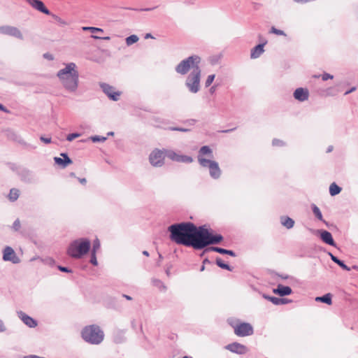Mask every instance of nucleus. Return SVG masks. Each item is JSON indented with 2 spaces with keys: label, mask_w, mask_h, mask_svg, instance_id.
I'll use <instances>...</instances> for the list:
<instances>
[{
  "label": "nucleus",
  "mask_w": 358,
  "mask_h": 358,
  "mask_svg": "<svg viewBox=\"0 0 358 358\" xmlns=\"http://www.w3.org/2000/svg\"><path fill=\"white\" fill-rule=\"evenodd\" d=\"M216 264H217V265L218 266H220L222 268H224V269H227V270H229V271H231V267L228 264H225L222 261V259L221 258H220V257L216 259Z\"/></svg>",
  "instance_id": "c756f323"
},
{
  "label": "nucleus",
  "mask_w": 358,
  "mask_h": 358,
  "mask_svg": "<svg viewBox=\"0 0 358 358\" xmlns=\"http://www.w3.org/2000/svg\"><path fill=\"white\" fill-rule=\"evenodd\" d=\"M166 157L169 158L170 159L178 162L182 163H191L193 159L191 157L187 155H182L176 153L172 150H165Z\"/></svg>",
  "instance_id": "1a4fd4ad"
},
{
  "label": "nucleus",
  "mask_w": 358,
  "mask_h": 358,
  "mask_svg": "<svg viewBox=\"0 0 358 358\" xmlns=\"http://www.w3.org/2000/svg\"><path fill=\"white\" fill-rule=\"evenodd\" d=\"M143 253L145 256H149V253L147 251H144Z\"/></svg>",
  "instance_id": "13d9d810"
},
{
  "label": "nucleus",
  "mask_w": 358,
  "mask_h": 358,
  "mask_svg": "<svg viewBox=\"0 0 358 358\" xmlns=\"http://www.w3.org/2000/svg\"><path fill=\"white\" fill-rule=\"evenodd\" d=\"M165 157V150L155 149L149 156V161L153 166L160 167L164 164Z\"/></svg>",
  "instance_id": "6e6552de"
},
{
  "label": "nucleus",
  "mask_w": 358,
  "mask_h": 358,
  "mask_svg": "<svg viewBox=\"0 0 358 358\" xmlns=\"http://www.w3.org/2000/svg\"><path fill=\"white\" fill-rule=\"evenodd\" d=\"M17 315L21 320L29 327L33 328L37 326V322L22 311L18 312Z\"/></svg>",
  "instance_id": "dca6fc26"
},
{
  "label": "nucleus",
  "mask_w": 358,
  "mask_h": 358,
  "mask_svg": "<svg viewBox=\"0 0 358 358\" xmlns=\"http://www.w3.org/2000/svg\"><path fill=\"white\" fill-rule=\"evenodd\" d=\"M57 77L65 89L71 92L76 90L79 74L76 64H67L64 69L58 71Z\"/></svg>",
  "instance_id": "f03ea898"
},
{
  "label": "nucleus",
  "mask_w": 358,
  "mask_h": 358,
  "mask_svg": "<svg viewBox=\"0 0 358 358\" xmlns=\"http://www.w3.org/2000/svg\"><path fill=\"white\" fill-rule=\"evenodd\" d=\"M263 296L265 299H266L269 300L270 301H271L275 305L284 304V303H286L287 302V301L286 299H280V298L273 297V296H266V295H264Z\"/></svg>",
  "instance_id": "5701e85b"
},
{
  "label": "nucleus",
  "mask_w": 358,
  "mask_h": 358,
  "mask_svg": "<svg viewBox=\"0 0 358 358\" xmlns=\"http://www.w3.org/2000/svg\"><path fill=\"white\" fill-rule=\"evenodd\" d=\"M199 162L203 167H208L211 166V164H214L215 161L207 159L203 157H199Z\"/></svg>",
  "instance_id": "c85d7f7f"
},
{
  "label": "nucleus",
  "mask_w": 358,
  "mask_h": 358,
  "mask_svg": "<svg viewBox=\"0 0 358 358\" xmlns=\"http://www.w3.org/2000/svg\"><path fill=\"white\" fill-rule=\"evenodd\" d=\"M44 57L49 59H52V57L51 55H48L45 54V55H44Z\"/></svg>",
  "instance_id": "5fc2aeb1"
},
{
  "label": "nucleus",
  "mask_w": 358,
  "mask_h": 358,
  "mask_svg": "<svg viewBox=\"0 0 358 358\" xmlns=\"http://www.w3.org/2000/svg\"><path fill=\"white\" fill-rule=\"evenodd\" d=\"M21 227V223H20V220H16L13 224V229L15 230V231H18Z\"/></svg>",
  "instance_id": "58836bf2"
},
{
  "label": "nucleus",
  "mask_w": 358,
  "mask_h": 358,
  "mask_svg": "<svg viewBox=\"0 0 358 358\" xmlns=\"http://www.w3.org/2000/svg\"><path fill=\"white\" fill-rule=\"evenodd\" d=\"M315 301L323 302L328 305H331L332 303L331 294L328 293L322 296H317L316 297Z\"/></svg>",
  "instance_id": "b1692460"
},
{
  "label": "nucleus",
  "mask_w": 358,
  "mask_h": 358,
  "mask_svg": "<svg viewBox=\"0 0 358 358\" xmlns=\"http://www.w3.org/2000/svg\"><path fill=\"white\" fill-rule=\"evenodd\" d=\"M61 156L63 158L55 157L54 160L57 164L62 168H65L67 166L72 164V160L68 157L66 153H62Z\"/></svg>",
  "instance_id": "f3484780"
},
{
  "label": "nucleus",
  "mask_w": 358,
  "mask_h": 358,
  "mask_svg": "<svg viewBox=\"0 0 358 358\" xmlns=\"http://www.w3.org/2000/svg\"><path fill=\"white\" fill-rule=\"evenodd\" d=\"M92 141L94 142H97V141H103L106 140V138L105 137H102V138H99L98 136H94L92 138Z\"/></svg>",
  "instance_id": "c03bdc74"
},
{
  "label": "nucleus",
  "mask_w": 358,
  "mask_h": 358,
  "mask_svg": "<svg viewBox=\"0 0 358 358\" xmlns=\"http://www.w3.org/2000/svg\"><path fill=\"white\" fill-rule=\"evenodd\" d=\"M208 250H212V251H215L220 254H225V252H227L226 249H223V248H217V247H211Z\"/></svg>",
  "instance_id": "e433bc0d"
},
{
  "label": "nucleus",
  "mask_w": 358,
  "mask_h": 358,
  "mask_svg": "<svg viewBox=\"0 0 358 358\" xmlns=\"http://www.w3.org/2000/svg\"><path fill=\"white\" fill-rule=\"evenodd\" d=\"M200 77L201 69H196L194 71L190 73L187 78L186 85L193 93L197 92L199 90Z\"/></svg>",
  "instance_id": "0eeeda50"
},
{
  "label": "nucleus",
  "mask_w": 358,
  "mask_h": 358,
  "mask_svg": "<svg viewBox=\"0 0 358 358\" xmlns=\"http://www.w3.org/2000/svg\"><path fill=\"white\" fill-rule=\"evenodd\" d=\"M174 130H179V131H185V129H173Z\"/></svg>",
  "instance_id": "bf43d9fd"
},
{
  "label": "nucleus",
  "mask_w": 358,
  "mask_h": 358,
  "mask_svg": "<svg viewBox=\"0 0 358 358\" xmlns=\"http://www.w3.org/2000/svg\"><path fill=\"white\" fill-rule=\"evenodd\" d=\"M92 37H93V38H98V39H99V38H102V39H103V40H107V41H108V40H110V37H109V36H106V37L101 38V37H99V36H92Z\"/></svg>",
  "instance_id": "09e8293b"
},
{
  "label": "nucleus",
  "mask_w": 358,
  "mask_h": 358,
  "mask_svg": "<svg viewBox=\"0 0 358 358\" xmlns=\"http://www.w3.org/2000/svg\"><path fill=\"white\" fill-rule=\"evenodd\" d=\"M82 338L92 344H99L103 339V333L96 325H89L85 327L81 333Z\"/></svg>",
  "instance_id": "7ed1b4c3"
},
{
  "label": "nucleus",
  "mask_w": 358,
  "mask_h": 358,
  "mask_svg": "<svg viewBox=\"0 0 358 358\" xmlns=\"http://www.w3.org/2000/svg\"><path fill=\"white\" fill-rule=\"evenodd\" d=\"M58 268L59 271H63V272H70V270H69L68 268H66V267H63V266H59Z\"/></svg>",
  "instance_id": "49530a36"
},
{
  "label": "nucleus",
  "mask_w": 358,
  "mask_h": 358,
  "mask_svg": "<svg viewBox=\"0 0 358 358\" xmlns=\"http://www.w3.org/2000/svg\"><path fill=\"white\" fill-rule=\"evenodd\" d=\"M20 191L17 189L13 188L10 190L8 197L10 201H15L18 199Z\"/></svg>",
  "instance_id": "393cba45"
},
{
  "label": "nucleus",
  "mask_w": 358,
  "mask_h": 358,
  "mask_svg": "<svg viewBox=\"0 0 358 358\" xmlns=\"http://www.w3.org/2000/svg\"><path fill=\"white\" fill-rule=\"evenodd\" d=\"M152 38V36H151L150 34H147L145 36V38Z\"/></svg>",
  "instance_id": "4d7b16f0"
},
{
  "label": "nucleus",
  "mask_w": 358,
  "mask_h": 358,
  "mask_svg": "<svg viewBox=\"0 0 358 358\" xmlns=\"http://www.w3.org/2000/svg\"><path fill=\"white\" fill-rule=\"evenodd\" d=\"M100 248V241L98 238L94 241L93 243V250L92 252L94 253H96V250H98Z\"/></svg>",
  "instance_id": "c9c22d12"
},
{
  "label": "nucleus",
  "mask_w": 358,
  "mask_h": 358,
  "mask_svg": "<svg viewBox=\"0 0 358 358\" xmlns=\"http://www.w3.org/2000/svg\"><path fill=\"white\" fill-rule=\"evenodd\" d=\"M199 162L203 167H208L211 166V164H214L215 161L207 159L203 157H199Z\"/></svg>",
  "instance_id": "cd10ccee"
},
{
  "label": "nucleus",
  "mask_w": 358,
  "mask_h": 358,
  "mask_svg": "<svg viewBox=\"0 0 358 358\" xmlns=\"http://www.w3.org/2000/svg\"><path fill=\"white\" fill-rule=\"evenodd\" d=\"M294 97L299 101H306L309 97V92L306 88H297L294 92Z\"/></svg>",
  "instance_id": "2eb2a0df"
},
{
  "label": "nucleus",
  "mask_w": 358,
  "mask_h": 358,
  "mask_svg": "<svg viewBox=\"0 0 358 358\" xmlns=\"http://www.w3.org/2000/svg\"><path fill=\"white\" fill-rule=\"evenodd\" d=\"M138 41V37L136 35H131L126 38V43L127 45H131Z\"/></svg>",
  "instance_id": "7c9ffc66"
},
{
  "label": "nucleus",
  "mask_w": 358,
  "mask_h": 358,
  "mask_svg": "<svg viewBox=\"0 0 358 358\" xmlns=\"http://www.w3.org/2000/svg\"><path fill=\"white\" fill-rule=\"evenodd\" d=\"M0 110H3L6 113H9V110H7L3 105L0 104Z\"/></svg>",
  "instance_id": "3c124183"
},
{
  "label": "nucleus",
  "mask_w": 358,
  "mask_h": 358,
  "mask_svg": "<svg viewBox=\"0 0 358 358\" xmlns=\"http://www.w3.org/2000/svg\"><path fill=\"white\" fill-rule=\"evenodd\" d=\"M182 358H192V357H187V356H185V357H183Z\"/></svg>",
  "instance_id": "e2e57ef3"
},
{
  "label": "nucleus",
  "mask_w": 358,
  "mask_h": 358,
  "mask_svg": "<svg viewBox=\"0 0 358 358\" xmlns=\"http://www.w3.org/2000/svg\"><path fill=\"white\" fill-rule=\"evenodd\" d=\"M33 8L46 15H50L49 10L41 0H25Z\"/></svg>",
  "instance_id": "ddd939ff"
},
{
  "label": "nucleus",
  "mask_w": 358,
  "mask_h": 358,
  "mask_svg": "<svg viewBox=\"0 0 358 358\" xmlns=\"http://www.w3.org/2000/svg\"><path fill=\"white\" fill-rule=\"evenodd\" d=\"M71 176L72 177H75V173H71Z\"/></svg>",
  "instance_id": "052dcab7"
},
{
  "label": "nucleus",
  "mask_w": 358,
  "mask_h": 358,
  "mask_svg": "<svg viewBox=\"0 0 358 358\" xmlns=\"http://www.w3.org/2000/svg\"><path fill=\"white\" fill-rule=\"evenodd\" d=\"M264 43L263 44H259L257 46H255L254 48L251 50V58L256 59L259 57L264 51Z\"/></svg>",
  "instance_id": "412c9836"
},
{
  "label": "nucleus",
  "mask_w": 358,
  "mask_h": 358,
  "mask_svg": "<svg viewBox=\"0 0 358 358\" xmlns=\"http://www.w3.org/2000/svg\"><path fill=\"white\" fill-rule=\"evenodd\" d=\"M355 90H356V87H354L351 88L350 90L345 92V94L347 95V94H350V93H351V92H354Z\"/></svg>",
  "instance_id": "8fccbe9b"
},
{
  "label": "nucleus",
  "mask_w": 358,
  "mask_h": 358,
  "mask_svg": "<svg viewBox=\"0 0 358 358\" xmlns=\"http://www.w3.org/2000/svg\"><path fill=\"white\" fill-rule=\"evenodd\" d=\"M201 58L197 55L190 56L188 58L181 61L176 68V71L182 75L186 74L189 71H194L196 69L199 68Z\"/></svg>",
  "instance_id": "39448f33"
},
{
  "label": "nucleus",
  "mask_w": 358,
  "mask_h": 358,
  "mask_svg": "<svg viewBox=\"0 0 358 358\" xmlns=\"http://www.w3.org/2000/svg\"><path fill=\"white\" fill-rule=\"evenodd\" d=\"M80 182L83 185H85L87 182V180L85 178H79Z\"/></svg>",
  "instance_id": "864d4df0"
},
{
  "label": "nucleus",
  "mask_w": 358,
  "mask_h": 358,
  "mask_svg": "<svg viewBox=\"0 0 358 358\" xmlns=\"http://www.w3.org/2000/svg\"><path fill=\"white\" fill-rule=\"evenodd\" d=\"M199 152L201 155H210L212 150L208 146L205 145L201 148Z\"/></svg>",
  "instance_id": "473e14b6"
},
{
  "label": "nucleus",
  "mask_w": 358,
  "mask_h": 358,
  "mask_svg": "<svg viewBox=\"0 0 358 358\" xmlns=\"http://www.w3.org/2000/svg\"><path fill=\"white\" fill-rule=\"evenodd\" d=\"M0 33L3 34L13 36L14 37L22 39V34L20 31L14 27L11 26H3L0 27Z\"/></svg>",
  "instance_id": "f8f14e48"
},
{
  "label": "nucleus",
  "mask_w": 358,
  "mask_h": 358,
  "mask_svg": "<svg viewBox=\"0 0 358 358\" xmlns=\"http://www.w3.org/2000/svg\"><path fill=\"white\" fill-rule=\"evenodd\" d=\"M80 136V134H77V133H73V134H70L67 136L66 137V139L69 141H73V139H75L76 138H78Z\"/></svg>",
  "instance_id": "ea45409f"
},
{
  "label": "nucleus",
  "mask_w": 358,
  "mask_h": 358,
  "mask_svg": "<svg viewBox=\"0 0 358 358\" xmlns=\"http://www.w3.org/2000/svg\"><path fill=\"white\" fill-rule=\"evenodd\" d=\"M100 87L110 99L113 101H117L119 99L121 92L115 91L113 86L106 83H101L100 84Z\"/></svg>",
  "instance_id": "9d476101"
},
{
  "label": "nucleus",
  "mask_w": 358,
  "mask_h": 358,
  "mask_svg": "<svg viewBox=\"0 0 358 358\" xmlns=\"http://www.w3.org/2000/svg\"><path fill=\"white\" fill-rule=\"evenodd\" d=\"M124 297L126 298L127 300H131V297L128 295H124Z\"/></svg>",
  "instance_id": "6e6d98bb"
},
{
  "label": "nucleus",
  "mask_w": 358,
  "mask_h": 358,
  "mask_svg": "<svg viewBox=\"0 0 358 358\" xmlns=\"http://www.w3.org/2000/svg\"><path fill=\"white\" fill-rule=\"evenodd\" d=\"M90 262H91V263L92 264H94L95 266L97 265V260H96V255L93 252H92V254Z\"/></svg>",
  "instance_id": "a19ab883"
},
{
  "label": "nucleus",
  "mask_w": 358,
  "mask_h": 358,
  "mask_svg": "<svg viewBox=\"0 0 358 358\" xmlns=\"http://www.w3.org/2000/svg\"><path fill=\"white\" fill-rule=\"evenodd\" d=\"M271 33L275 34L276 35L285 36V34L283 31L276 29L274 27H272L271 29Z\"/></svg>",
  "instance_id": "f704fd0d"
},
{
  "label": "nucleus",
  "mask_w": 358,
  "mask_h": 358,
  "mask_svg": "<svg viewBox=\"0 0 358 358\" xmlns=\"http://www.w3.org/2000/svg\"><path fill=\"white\" fill-rule=\"evenodd\" d=\"M41 140L45 143H50L51 142L50 138H44L42 136V137H41Z\"/></svg>",
  "instance_id": "a18cd8bd"
},
{
  "label": "nucleus",
  "mask_w": 358,
  "mask_h": 358,
  "mask_svg": "<svg viewBox=\"0 0 358 358\" xmlns=\"http://www.w3.org/2000/svg\"><path fill=\"white\" fill-rule=\"evenodd\" d=\"M273 293L280 296L289 295L292 293V289L288 286L279 285L276 289H273Z\"/></svg>",
  "instance_id": "6ab92c4d"
},
{
  "label": "nucleus",
  "mask_w": 358,
  "mask_h": 358,
  "mask_svg": "<svg viewBox=\"0 0 358 358\" xmlns=\"http://www.w3.org/2000/svg\"><path fill=\"white\" fill-rule=\"evenodd\" d=\"M320 238L324 243L332 246H335V242L330 232L324 230L321 231Z\"/></svg>",
  "instance_id": "a211bd4d"
},
{
  "label": "nucleus",
  "mask_w": 358,
  "mask_h": 358,
  "mask_svg": "<svg viewBox=\"0 0 358 358\" xmlns=\"http://www.w3.org/2000/svg\"><path fill=\"white\" fill-rule=\"evenodd\" d=\"M83 30H90L92 32H103V30L101 28L92 27H84Z\"/></svg>",
  "instance_id": "72a5a7b5"
},
{
  "label": "nucleus",
  "mask_w": 358,
  "mask_h": 358,
  "mask_svg": "<svg viewBox=\"0 0 358 358\" xmlns=\"http://www.w3.org/2000/svg\"><path fill=\"white\" fill-rule=\"evenodd\" d=\"M225 348L231 352L243 355L248 352V348L245 345L237 342L230 343L225 346Z\"/></svg>",
  "instance_id": "9b49d317"
},
{
  "label": "nucleus",
  "mask_w": 358,
  "mask_h": 358,
  "mask_svg": "<svg viewBox=\"0 0 358 358\" xmlns=\"http://www.w3.org/2000/svg\"><path fill=\"white\" fill-rule=\"evenodd\" d=\"M204 270V266H203L201 268V271H203Z\"/></svg>",
  "instance_id": "680f3d73"
},
{
  "label": "nucleus",
  "mask_w": 358,
  "mask_h": 358,
  "mask_svg": "<svg viewBox=\"0 0 358 358\" xmlns=\"http://www.w3.org/2000/svg\"><path fill=\"white\" fill-rule=\"evenodd\" d=\"M215 76L214 74L208 76L206 80V87L210 86L215 79Z\"/></svg>",
  "instance_id": "4c0bfd02"
},
{
  "label": "nucleus",
  "mask_w": 358,
  "mask_h": 358,
  "mask_svg": "<svg viewBox=\"0 0 358 358\" xmlns=\"http://www.w3.org/2000/svg\"><path fill=\"white\" fill-rule=\"evenodd\" d=\"M331 259L336 263L338 265H339L342 268L346 271H350V268L346 266L342 261L338 259L336 257L334 256L331 253H329Z\"/></svg>",
  "instance_id": "bb28decb"
},
{
  "label": "nucleus",
  "mask_w": 358,
  "mask_h": 358,
  "mask_svg": "<svg viewBox=\"0 0 358 358\" xmlns=\"http://www.w3.org/2000/svg\"><path fill=\"white\" fill-rule=\"evenodd\" d=\"M210 175L213 178H218L221 175V170L218 166V164L215 162L214 164H211L209 168Z\"/></svg>",
  "instance_id": "aec40b11"
},
{
  "label": "nucleus",
  "mask_w": 358,
  "mask_h": 358,
  "mask_svg": "<svg viewBox=\"0 0 358 358\" xmlns=\"http://www.w3.org/2000/svg\"><path fill=\"white\" fill-rule=\"evenodd\" d=\"M52 17L59 23H60L62 24H66V22L62 18H60L59 17H58L57 15H52Z\"/></svg>",
  "instance_id": "37998d69"
},
{
  "label": "nucleus",
  "mask_w": 358,
  "mask_h": 358,
  "mask_svg": "<svg viewBox=\"0 0 358 358\" xmlns=\"http://www.w3.org/2000/svg\"><path fill=\"white\" fill-rule=\"evenodd\" d=\"M225 254L233 256V257L235 256V253L232 250H227V252H225Z\"/></svg>",
  "instance_id": "603ef678"
},
{
  "label": "nucleus",
  "mask_w": 358,
  "mask_h": 358,
  "mask_svg": "<svg viewBox=\"0 0 358 358\" xmlns=\"http://www.w3.org/2000/svg\"><path fill=\"white\" fill-rule=\"evenodd\" d=\"M333 78V76L329 73H324L322 75V79L323 80H327L328 79H332Z\"/></svg>",
  "instance_id": "79ce46f5"
},
{
  "label": "nucleus",
  "mask_w": 358,
  "mask_h": 358,
  "mask_svg": "<svg viewBox=\"0 0 358 358\" xmlns=\"http://www.w3.org/2000/svg\"><path fill=\"white\" fill-rule=\"evenodd\" d=\"M171 241L179 245L202 249L210 244H216L223 239L220 234L213 235L205 226L196 227L192 222H181L169 227Z\"/></svg>",
  "instance_id": "f257e3e1"
},
{
  "label": "nucleus",
  "mask_w": 358,
  "mask_h": 358,
  "mask_svg": "<svg viewBox=\"0 0 358 358\" xmlns=\"http://www.w3.org/2000/svg\"><path fill=\"white\" fill-rule=\"evenodd\" d=\"M5 329L4 324L3 322L0 320V331H3Z\"/></svg>",
  "instance_id": "de8ad7c7"
},
{
  "label": "nucleus",
  "mask_w": 358,
  "mask_h": 358,
  "mask_svg": "<svg viewBox=\"0 0 358 358\" xmlns=\"http://www.w3.org/2000/svg\"><path fill=\"white\" fill-rule=\"evenodd\" d=\"M280 222L287 229H291L294 225V221L288 216L280 217Z\"/></svg>",
  "instance_id": "4be33fe9"
},
{
  "label": "nucleus",
  "mask_w": 358,
  "mask_h": 358,
  "mask_svg": "<svg viewBox=\"0 0 358 358\" xmlns=\"http://www.w3.org/2000/svg\"><path fill=\"white\" fill-rule=\"evenodd\" d=\"M341 191V188L338 187L335 182L331 184L329 187V193L331 196H335L339 194Z\"/></svg>",
  "instance_id": "a878e982"
},
{
  "label": "nucleus",
  "mask_w": 358,
  "mask_h": 358,
  "mask_svg": "<svg viewBox=\"0 0 358 358\" xmlns=\"http://www.w3.org/2000/svg\"><path fill=\"white\" fill-rule=\"evenodd\" d=\"M90 248V242L86 239H79L71 243L68 248V254L76 258L87 253Z\"/></svg>",
  "instance_id": "20e7f679"
},
{
  "label": "nucleus",
  "mask_w": 358,
  "mask_h": 358,
  "mask_svg": "<svg viewBox=\"0 0 358 358\" xmlns=\"http://www.w3.org/2000/svg\"><path fill=\"white\" fill-rule=\"evenodd\" d=\"M3 259L4 261H10L14 264L19 262V258L16 256L15 251L8 246L6 247L3 250Z\"/></svg>",
  "instance_id": "4468645a"
},
{
  "label": "nucleus",
  "mask_w": 358,
  "mask_h": 358,
  "mask_svg": "<svg viewBox=\"0 0 358 358\" xmlns=\"http://www.w3.org/2000/svg\"><path fill=\"white\" fill-rule=\"evenodd\" d=\"M313 212L314 215L317 217V219H319L321 221H323L322 213H321L320 210L319 209V208L317 206H316L315 205L313 206Z\"/></svg>",
  "instance_id": "2f4dec72"
},
{
  "label": "nucleus",
  "mask_w": 358,
  "mask_h": 358,
  "mask_svg": "<svg viewBox=\"0 0 358 358\" xmlns=\"http://www.w3.org/2000/svg\"><path fill=\"white\" fill-rule=\"evenodd\" d=\"M230 324L234 330V334L238 336L245 337L253 334V327L250 323L237 322Z\"/></svg>",
  "instance_id": "423d86ee"
}]
</instances>
